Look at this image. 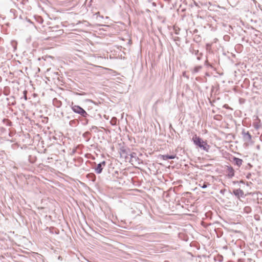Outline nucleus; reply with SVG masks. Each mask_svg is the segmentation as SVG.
<instances>
[{"mask_svg": "<svg viewBox=\"0 0 262 262\" xmlns=\"http://www.w3.org/2000/svg\"><path fill=\"white\" fill-rule=\"evenodd\" d=\"M192 141L194 144L199 146L200 148L203 150L208 151L209 149V146L207 144L206 141H204L201 138L198 137L196 135H195L192 137Z\"/></svg>", "mask_w": 262, "mask_h": 262, "instance_id": "f257e3e1", "label": "nucleus"}, {"mask_svg": "<svg viewBox=\"0 0 262 262\" xmlns=\"http://www.w3.org/2000/svg\"><path fill=\"white\" fill-rule=\"evenodd\" d=\"M71 108L73 111L77 114H79L83 117H86L89 116L88 114L86 111L79 105H74L73 103H72Z\"/></svg>", "mask_w": 262, "mask_h": 262, "instance_id": "f03ea898", "label": "nucleus"}, {"mask_svg": "<svg viewBox=\"0 0 262 262\" xmlns=\"http://www.w3.org/2000/svg\"><path fill=\"white\" fill-rule=\"evenodd\" d=\"M105 165L106 162L104 161L97 164L96 167L95 168V171L96 173H97V174L101 173L102 171L103 168L105 166Z\"/></svg>", "mask_w": 262, "mask_h": 262, "instance_id": "7ed1b4c3", "label": "nucleus"}, {"mask_svg": "<svg viewBox=\"0 0 262 262\" xmlns=\"http://www.w3.org/2000/svg\"><path fill=\"white\" fill-rule=\"evenodd\" d=\"M130 152L129 148H121L120 155L121 157H124L126 160L129 159V154Z\"/></svg>", "mask_w": 262, "mask_h": 262, "instance_id": "20e7f679", "label": "nucleus"}, {"mask_svg": "<svg viewBox=\"0 0 262 262\" xmlns=\"http://www.w3.org/2000/svg\"><path fill=\"white\" fill-rule=\"evenodd\" d=\"M242 136L245 142H249L251 140L252 136L249 133V132H246L244 130L242 132Z\"/></svg>", "mask_w": 262, "mask_h": 262, "instance_id": "39448f33", "label": "nucleus"}, {"mask_svg": "<svg viewBox=\"0 0 262 262\" xmlns=\"http://www.w3.org/2000/svg\"><path fill=\"white\" fill-rule=\"evenodd\" d=\"M233 194L238 198L244 197V192L241 189H234L233 190Z\"/></svg>", "mask_w": 262, "mask_h": 262, "instance_id": "423d86ee", "label": "nucleus"}, {"mask_svg": "<svg viewBox=\"0 0 262 262\" xmlns=\"http://www.w3.org/2000/svg\"><path fill=\"white\" fill-rule=\"evenodd\" d=\"M139 159L137 157L136 153L134 152H130V154H129V157L128 159L129 162H136Z\"/></svg>", "mask_w": 262, "mask_h": 262, "instance_id": "0eeeda50", "label": "nucleus"}, {"mask_svg": "<svg viewBox=\"0 0 262 262\" xmlns=\"http://www.w3.org/2000/svg\"><path fill=\"white\" fill-rule=\"evenodd\" d=\"M227 176L228 178H231L234 176V170L231 166H227Z\"/></svg>", "mask_w": 262, "mask_h": 262, "instance_id": "6e6552de", "label": "nucleus"}, {"mask_svg": "<svg viewBox=\"0 0 262 262\" xmlns=\"http://www.w3.org/2000/svg\"><path fill=\"white\" fill-rule=\"evenodd\" d=\"M243 162V160L239 158L236 157H233V163L238 167H239L242 165Z\"/></svg>", "mask_w": 262, "mask_h": 262, "instance_id": "1a4fd4ad", "label": "nucleus"}, {"mask_svg": "<svg viewBox=\"0 0 262 262\" xmlns=\"http://www.w3.org/2000/svg\"><path fill=\"white\" fill-rule=\"evenodd\" d=\"M253 126L256 129H258L261 126L260 120L257 117L256 119L253 122Z\"/></svg>", "mask_w": 262, "mask_h": 262, "instance_id": "9d476101", "label": "nucleus"}, {"mask_svg": "<svg viewBox=\"0 0 262 262\" xmlns=\"http://www.w3.org/2000/svg\"><path fill=\"white\" fill-rule=\"evenodd\" d=\"M161 157L162 159L163 160H167L168 159H173L176 157V155H161Z\"/></svg>", "mask_w": 262, "mask_h": 262, "instance_id": "9b49d317", "label": "nucleus"}, {"mask_svg": "<svg viewBox=\"0 0 262 262\" xmlns=\"http://www.w3.org/2000/svg\"><path fill=\"white\" fill-rule=\"evenodd\" d=\"M53 103L56 107H60L62 104L61 102L57 98H54L53 100Z\"/></svg>", "mask_w": 262, "mask_h": 262, "instance_id": "f8f14e48", "label": "nucleus"}, {"mask_svg": "<svg viewBox=\"0 0 262 262\" xmlns=\"http://www.w3.org/2000/svg\"><path fill=\"white\" fill-rule=\"evenodd\" d=\"M86 177L90 180L93 182H95L96 180V176L93 173L88 174Z\"/></svg>", "mask_w": 262, "mask_h": 262, "instance_id": "ddd939ff", "label": "nucleus"}, {"mask_svg": "<svg viewBox=\"0 0 262 262\" xmlns=\"http://www.w3.org/2000/svg\"><path fill=\"white\" fill-rule=\"evenodd\" d=\"M202 69V66H201L195 67L194 68L193 70H192V72L193 74H195V73L199 72Z\"/></svg>", "mask_w": 262, "mask_h": 262, "instance_id": "4468645a", "label": "nucleus"}, {"mask_svg": "<svg viewBox=\"0 0 262 262\" xmlns=\"http://www.w3.org/2000/svg\"><path fill=\"white\" fill-rule=\"evenodd\" d=\"M208 184L205 182H203V184H199V186L201 187L202 188H206L208 186Z\"/></svg>", "mask_w": 262, "mask_h": 262, "instance_id": "2eb2a0df", "label": "nucleus"}, {"mask_svg": "<svg viewBox=\"0 0 262 262\" xmlns=\"http://www.w3.org/2000/svg\"><path fill=\"white\" fill-rule=\"evenodd\" d=\"M116 118H113L111 121V123L112 125H115L116 123Z\"/></svg>", "mask_w": 262, "mask_h": 262, "instance_id": "dca6fc26", "label": "nucleus"}, {"mask_svg": "<svg viewBox=\"0 0 262 262\" xmlns=\"http://www.w3.org/2000/svg\"><path fill=\"white\" fill-rule=\"evenodd\" d=\"M244 210L247 212H249L251 211V208L250 207H246L245 208H244Z\"/></svg>", "mask_w": 262, "mask_h": 262, "instance_id": "f3484780", "label": "nucleus"}, {"mask_svg": "<svg viewBox=\"0 0 262 262\" xmlns=\"http://www.w3.org/2000/svg\"><path fill=\"white\" fill-rule=\"evenodd\" d=\"M202 55H203V54L202 53H200L199 55H198V56H197V58H196L198 60H200L201 59V58H202Z\"/></svg>", "mask_w": 262, "mask_h": 262, "instance_id": "a211bd4d", "label": "nucleus"}, {"mask_svg": "<svg viewBox=\"0 0 262 262\" xmlns=\"http://www.w3.org/2000/svg\"><path fill=\"white\" fill-rule=\"evenodd\" d=\"M205 64L206 66H208V67H210L211 66V64L208 62V60H206L205 62Z\"/></svg>", "mask_w": 262, "mask_h": 262, "instance_id": "6ab92c4d", "label": "nucleus"}, {"mask_svg": "<svg viewBox=\"0 0 262 262\" xmlns=\"http://www.w3.org/2000/svg\"><path fill=\"white\" fill-rule=\"evenodd\" d=\"M194 54L195 55H198L199 54V51L198 50H194Z\"/></svg>", "mask_w": 262, "mask_h": 262, "instance_id": "aec40b11", "label": "nucleus"}, {"mask_svg": "<svg viewBox=\"0 0 262 262\" xmlns=\"http://www.w3.org/2000/svg\"><path fill=\"white\" fill-rule=\"evenodd\" d=\"M97 127L96 126H93L92 127V128H91V129H97Z\"/></svg>", "mask_w": 262, "mask_h": 262, "instance_id": "412c9836", "label": "nucleus"}, {"mask_svg": "<svg viewBox=\"0 0 262 262\" xmlns=\"http://www.w3.org/2000/svg\"><path fill=\"white\" fill-rule=\"evenodd\" d=\"M69 81H72V80L70 79H68V80L67 79V81H66L67 84H68Z\"/></svg>", "mask_w": 262, "mask_h": 262, "instance_id": "4be33fe9", "label": "nucleus"}, {"mask_svg": "<svg viewBox=\"0 0 262 262\" xmlns=\"http://www.w3.org/2000/svg\"><path fill=\"white\" fill-rule=\"evenodd\" d=\"M99 12H97L96 13V15H99Z\"/></svg>", "mask_w": 262, "mask_h": 262, "instance_id": "5701e85b", "label": "nucleus"}, {"mask_svg": "<svg viewBox=\"0 0 262 262\" xmlns=\"http://www.w3.org/2000/svg\"><path fill=\"white\" fill-rule=\"evenodd\" d=\"M99 12H97L96 13V15H99Z\"/></svg>", "mask_w": 262, "mask_h": 262, "instance_id": "b1692460", "label": "nucleus"}, {"mask_svg": "<svg viewBox=\"0 0 262 262\" xmlns=\"http://www.w3.org/2000/svg\"><path fill=\"white\" fill-rule=\"evenodd\" d=\"M69 26H70V24H68V25L67 24L66 27H69Z\"/></svg>", "mask_w": 262, "mask_h": 262, "instance_id": "393cba45", "label": "nucleus"}, {"mask_svg": "<svg viewBox=\"0 0 262 262\" xmlns=\"http://www.w3.org/2000/svg\"><path fill=\"white\" fill-rule=\"evenodd\" d=\"M227 37H228V36H227V37H226V36H224V38H226V39H227Z\"/></svg>", "mask_w": 262, "mask_h": 262, "instance_id": "a878e982", "label": "nucleus"}, {"mask_svg": "<svg viewBox=\"0 0 262 262\" xmlns=\"http://www.w3.org/2000/svg\"><path fill=\"white\" fill-rule=\"evenodd\" d=\"M227 37H228V36H227V37H226V36H224V38H226V39H227Z\"/></svg>", "mask_w": 262, "mask_h": 262, "instance_id": "bb28decb", "label": "nucleus"}, {"mask_svg": "<svg viewBox=\"0 0 262 262\" xmlns=\"http://www.w3.org/2000/svg\"><path fill=\"white\" fill-rule=\"evenodd\" d=\"M227 37H228V36H227V37H226V36H224V38H226V39H227Z\"/></svg>", "mask_w": 262, "mask_h": 262, "instance_id": "cd10ccee", "label": "nucleus"}, {"mask_svg": "<svg viewBox=\"0 0 262 262\" xmlns=\"http://www.w3.org/2000/svg\"><path fill=\"white\" fill-rule=\"evenodd\" d=\"M165 1H166V2H169L170 0H164Z\"/></svg>", "mask_w": 262, "mask_h": 262, "instance_id": "c85d7f7f", "label": "nucleus"}, {"mask_svg": "<svg viewBox=\"0 0 262 262\" xmlns=\"http://www.w3.org/2000/svg\"><path fill=\"white\" fill-rule=\"evenodd\" d=\"M209 44H207V47H209Z\"/></svg>", "mask_w": 262, "mask_h": 262, "instance_id": "c756f323", "label": "nucleus"}, {"mask_svg": "<svg viewBox=\"0 0 262 262\" xmlns=\"http://www.w3.org/2000/svg\"><path fill=\"white\" fill-rule=\"evenodd\" d=\"M73 152H75V149H73V151H72Z\"/></svg>", "mask_w": 262, "mask_h": 262, "instance_id": "7c9ffc66", "label": "nucleus"}]
</instances>
